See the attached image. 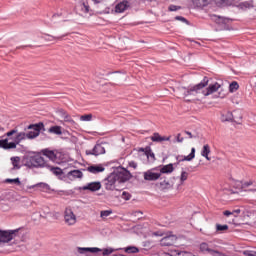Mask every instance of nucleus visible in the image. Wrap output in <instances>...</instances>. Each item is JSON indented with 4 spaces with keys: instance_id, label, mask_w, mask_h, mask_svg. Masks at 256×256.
I'll list each match as a JSON object with an SVG mask.
<instances>
[{
    "instance_id": "obj_1",
    "label": "nucleus",
    "mask_w": 256,
    "mask_h": 256,
    "mask_svg": "<svg viewBox=\"0 0 256 256\" xmlns=\"http://www.w3.org/2000/svg\"><path fill=\"white\" fill-rule=\"evenodd\" d=\"M41 127H43V123L39 124H31L28 126V129H31L30 132H19L17 129H12L7 132L5 135L6 139L0 140V148L1 149H17V146L21 141H25V139H35L39 137L41 133Z\"/></svg>"
},
{
    "instance_id": "obj_2",
    "label": "nucleus",
    "mask_w": 256,
    "mask_h": 256,
    "mask_svg": "<svg viewBox=\"0 0 256 256\" xmlns=\"http://www.w3.org/2000/svg\"><path fill=\"white\" fill-rule=\"evenodd\" d=\"M207 85H209V78L204 77L203 81H201L199 84L190 86L188 88L178 87V91L184 97H190L191 95L195 96V95H198V93H202L204 97H209V95H213V93H217V91H219V89L221 88V84L217 82L214 84H210L208 88H206Z\"/></svg>"
},
{
    "instance_id": "obj_3",
    "label": "nucleus",
    "mask_w": 256,
    "mask_h": 256,
    "mask_svg": "<svg viewBox=\"0 0 256 256\" xmlns=\"http://www.w3.org/2000/svg\"><path fill=\"white\" fill-rule=\"evenodd\" d=\"M199 249L201 253H204V255H219V250H217V246L212 244L211 242L201 243Z\"/></svg>"
},
{
    "instance_id": "obj_4",
    "label": "nucleus",
    "mask_w": 256,
    "mask_h": 256,
    "mask_svg": "<svg viewBox=\"0 0 256 256\" xmlns=\"http://www.w3.org/2000/svg\"><path fill=\"white\" fill-rule=\"evenodd\" d=\"M26 165L28 167H48L47 162H45V158L40 155L31 156Z\"/></svg>"
},
{
    "instance_id": "obj_5",
    "label": "nucleus",
    "mask_w": 256,
    "mask_h": 256,
    "mask_svg": "<svg viewBox=\"0 0 256 256\" xmlns=\"http://www.w3.org/2000/svg\"><path fill=\"white\" fill-rule=\"evenodd\" d=\"M105 149H107V143L96 144L93 149L86 150V155H94L95 157L105 155Z\"/></svg>"
},
{
    "instance_id": "obj_6",
    "label": "nucleus",
    "mask_w": 256,
    "mask_h": 256,
    "mask_svg": "<svg viewBox=\"0 0 256 256\" xmlns=\"http://www.w3.org/2000/svg\"><path fill=\"white\" fill-rule=\"evenodd\" d=\"M64 222L68 226H73L75 223H77V216L75 213H73V210L71 208H66L64 211Z\"/></svg>"
},
{
    "instance_id": "obj_7",
    "label": "nucleus",
    "mask_w": 256,
    "mask_h": 256,
    "mask_svg": "<svg viewBox=\"0 0 256 256\" xmlns=\"http://www.w3.org/2000/svg\"><path fill=\"white\" fill-rule=\"evenodd\" d=\"M80 251H88L89 253H99L102 252L103 256H109L111 253H115V249L109 247V248H104L100 249L97 247H92V248H80Z\"/></svg>"
},
{
    "instance_id": "obj_8",
    "label": "nucleus",
    "mask_w": 256,
    "mask_h": 256,
    "mask_svg": "<svg viewBox=\"0 0 256 256\" xmlns=\"http://www.w3.org/2000/svg\"><path fill=\"white\" fill-rule=\"evenodd\" d=\"M76 13L81 17H87L89 14V4L88 2H76Z\"/></svg>"
},
{
    "instance_id": "obj_9",
    "label": "nucleus",
    "mask_w": 256,
    "mask_h": 256,
    "mask_svg": "<svg viewBox=\"0 0 256 256\" xmlns=\"http://www.w3.org/2000/svg\"><path fill=\"white\" fill-rule=\"evenodd\" d=\"M113 174L118 183H125L126 181H129V179H131V172L127 170H121Z\"/></svg>"
},
{
    "instance_id": "obj_10",
    "label": "nucleus",
    "mask_w": 256,
    "mask_h": 256,
    "mask_svg": "<svg viewBox=\"0 0 256 256\" xmlns=\"http://www.w3.org/2000/svg\"><path fill=\"white\" fill-rule=\"evenodd\" d=\"M17 230L0 231V243H9L15 237Z\"/></svg>"
},
{
    "instance_id": "obj_11",
    "label": "nucleus",
    "mask_w": 256,
    "mask_h": 256,
    "mask_svg": "<svg viewBox=\"0 0 256 256\" xmlns=\"http://www.w3.org/2000/svg\"><path fill=\"white\" fill-rule=\"evenodd\" d=\"M116 183L117 178H115V174L112 173L104 180V187L107 191H114Z\"/></svg>"
},
{
    "instance_id": "obj_12",
    "label": "nucleus",
    "mask_w": 256,
    "mask_h": 256,
    "mask_svg": "<svg viewBox=\"0 0 256 256\" xmlns=\"http://www.w3.org/2000/svg\"><path fill=\"white\" fill-rule=\"evenodd\" d=\"M176 242H177V236L175 235L165 236L160 241L162 247H171V245H175Z\"/></svg>"
},
{
    "instance_id": "obj_13",
    "label": "nucleus",
    "mask_w": 256,
    "mask_h": 256,
    "mask_svg": "<svg viewBox=\"0 0 256 256\" xmlns=\"http://www.w3.org/2000/svg\"><path fill=\"white\" fill-rule=\"evenodd\" d=\"M131 7V3L127 0L120 1L115 6V12L116 13H125L127 9Z\"/></svg>"
},
{
    "instance_id": "obj_14",
    "label": "nucleus",
    "mask_w": 256,
    "mask_h": 256,
    "mask_svg": "<svg viewBox=\"0 0 256 256\" xmlns=\"http://www.w3.org/2000/svg\"><path fill=\"white\" fill-rule=\"evenodd\" d=\"M87 171L93 173V175H97L98 173H103V171H105V166H103V164H94L88 166Z\"/></svg>"
},
{
    "instance_id": "obj_15",
    "label": "nucleus",
    "mask_w": 256,
    "mask_h": 256,
    "mask_svg": "<svg viewBox=\"0 0 256 256\" xmlns=\"http://www.w3.org/2000/svg\"><path fill=\"white\" fill-rule=\"evenodd\" d=\"M153 143H163V141H171V136H161V134L155 132L151 137Z\"/></svg>"
},
{
    "instance_id": "obj_16",
    "label": "nucleus",
    "mask_w": 256,
    "mask_h": 256,
    "mask_svg": "<svg viewBox=\"0 0 256 256\" xmlns=\"http://www.w3.org/2000/svg\"><path fill=\"white\" fill-rule=\"evenodd\" d=\"M83 191H99L101 189V182H92L88 183L87 185L83 186Z\"/></svg>"
},
{
    "instance_id": "obj_17",
    "label": "nucleus",
    "mask_w": 256,
    "mask_h": 256,
    "mask_svg": "<svg viewBox=\"0 0 256 256\" xmlns=\"http://www.w3.org/2000/svg\"><path fill=\"white\" fill-rule=\"evenodd\" d=\"M211 1L212 0H192V5L194 9H203V7L210 5Z\"/></svg>"
},
{
    "instance_id": "obj_18",
    "label": "nucleus",
    "mask_w": 256,
    "mask_h": 256,
    "mask_svg": "<svg viewBox=\"0 0 256 256\" xmlns=\"http://www.w3.org/2000/svg\"><path fill=\"white\" fill-rule=\"evenodd\" d=\"M140 151L142 152L141 157H145L146 159H148V161H150V163H153V161H155V154L153 153V151H151V149H143L141 148Z\"/></svg>"
},
{
    "instance_id": "obj_19",
    "label": "nucleus",
    "mask_w": 256,
    "mask_h": 256,
    "mask_svg": "<svg viewBox=\"0 0 256 256\" xmlns=\"http://www.w3.org/2000/svg\"><path fill=\"white\" fill-rule=\"evenodd\" d=\"M161 177V173H155L152 171L144 172L145 181H157Z\"/></svg>"
},
{
    "instance_id": "obj_20",
    "label": "nucleus",
    "mask_w": 256,
    "mask_h": 256,
    "mask_svg": "<svg viewBox=\"0 0 256 256\" xmlns=\"http://www.w3.org/2000/svg\"><path fill=\"white\" fill-rule=\"evenodd\" d=\"M158 185H159V189H161V191H165L168 189H173L175 182H173V180H163Z\"/></svg>"
},
{
    "instance_id": "obj_21",
    "label": "nucleus",
    "mask_w": 256,
    "mask_h": 256,
    "mask_svg": "<svg viewBox=\"0 0 256 256\" xmlns=\"http://www.w3.org/2000/svg\"><path fill=\"white\" fill-rule=\"evenodd\" d=\"M42 154L50 159V161H57V154H55V151L53 150L44 149L42 150Z\"/></svg>"
},
{
    "instance_id": "obj_22",
    "label": "nucleus",
    "mask_w": 256,
    "mask_h": 256,
    "mask_svg": "<svg viewBox=\"0 0 256 256\" xmlns=\"http://www.w3.org/2000/svg\"><path fill=\"white\" fill-rule=\"evenodd\" d=\"M210 153H211V147H209V144L204 145L201 151L202 157H205L207 161H211V157H209Z\"/></svg>"
},
{
    "instance_id": "obj_23",
    "label": "nucleus",
    "mask_w": 256,
    "mask_h": 256,
    "mask_svg": "<svg viewBox=\"0 0 256 256\" xmlns=\"http://www.w3.org/2000/svg\"><path fill=\"white\" fill-rule=\"evenodd\" d=\"M221 121H223V122L236 121L237 122V118L233 115L232 112H226V113L222 114Z\"/></svg>"
},
{
    "instance_id": "obj_24",
    "label": "nucleus",
    "mask_w": 256,
    "mask_h": 256,
    "mask_svg": "<svg viewBox=\"0 0 256 256\" xmlns=\"http://www.w3.org/2000/svg\"><path fill=\"white\" fill-rule=\"evenodd\" d=\"M68 177H71V179H83V172L80 170H72L68 172Z\"/></svg>"
},
{
    "instance_id": "obj_25",
    "label": "nucleus",
    "mask_w": 256,
    "mask_h": 256,
    "mask_svg": "<svg viewBox=\"0 0 256 256\" xmlns=\"http://www.w3.org/2000/svg\"><path fill=\"white\" fill-rule=\"evenodd\" d=\"M173 171H175V168L173 167V164H167L164 165L160 168V174H169V173H173Z\"/></svg>"
},
{
    "instance_id": "obj_26",
    "label": "nucleus",
    "mask_w": 256,
    "mask_h": 256,
    "mask_svg": "<svg viewBox=\"0 0 256 256\" xmlns=\"http://www.w3.org/2000/svg\"><path fill=\"white\" fill-rule=\"evenodd\" d=\"M181 156L176 157L177 161H191L195 157V148L191 149V152L188 156H182V159H179Z\"/></svg>"
},
{
    "instance_id": "obj_27",
    "label": "nucleus",
    "mask_w": 256,
    "mask_h": 256,
    "mask_svg": "<svg viewBox=\"0 0 256 256\" xmlns=\"http://www.w3.org/2000/svg\"><path fill=\"white\" fill-rule=\"evenodd\" d=\"M51 173H53V175H55L56 177H58V179H61V177H63V170L59 167H49Z\"/></svg>"
},
{
    "instance_id": "obj_28",
    "label": "nucleus",
    "mask_w": 256,
    "mask_h": 256,
    "mask_svg": "<svg viewBox=\"0 0 256 256\" xmlns=\"http://www.w3.org/2000/svg\"><path fill=\"white\" fill-rule=\"evenodd\" d=\"M49 133H54V135H63V131L61 130V126H52L49 128Z\"/></svg>"
},
{
    "instance_id": "obj_29",
    "label": "nucleus",
    "mask_w": 256,
    "mask_h": 256,
    "mask_svg": "<svg viewBox=\"0 0 256 256\" xmlns=\"http://www.w3.org/2000/svg\"><path fill=\"white\" fill-rule=\"evenodd\" d=\"M12 165L14 169H21L19 163H21V158L19 156H15L11 158Z\"/></svg>"
},
{
    "instance_id": "obj_30",
    "label": "nucleus",
    "mask_w": 256,
    "mask_h": 256,
    "mask_svg": "<svg viewBox=\"0 0 256 256\" xmlns=\"http://www.w3.org/2000/svg\"><path fill=\"white\" fill-rule=\"evenodd\" d=\"M210 19L212 21H215V23L221 24V23H225V18L221 17V16H217L215 14H210Z\"/></svg>"
},
{
    "instance_id": "obj_31",
    "label": "nucleus",
    "mask_w": 256,
    "mask_h": 256,
    "mask_svg": "<svg viewBox=\"0 0 256 256\" xmlns=\"http://www.w3.org/2000/svg\"><path fill=\"white\" fill-rule=\"evenodd\" d=\"M122 250L125 251L128 254L139 253V248H137L135 246H128V247L122 248Z\"/></svg>"
},
{
    "instance_id": "obj_32",
    "label": "nucleus",
    "mask_w": 256,
    "mask_h": 256,
    "mask_svg": "<svg viewBox=\"0 0 256 256\" xmlns=\"http://www.w3.org/2000/svg\"><path fill=\"white\" fill-rule=\"evenodd\" d=\"M45 37H50V38H45L43 37V39H45V41H53V39H56L58 41H61V39H63V37H66L67 35H63V36H58V37H55V36H51L49 34H44Z\"/></svg>"
},
{
    "instance_id": "obj_33",
    "label": "nucleus",
    "mask_w": 256,
    "mask_h": 256,
    "mask_svg": "<svg viewBox=\"0 0 256 256\" xmlns=\"http://www.w3.org/2000/svg\"><path fill=\"white\" fill-rule=\"evenodd\" d=\"M113 214V210H102L100 212V217L101 219L105 220L107 219V217H109V215H112Z\"/></svg>"
},
{
    "instance_id": "obj_34",
    "label": "nucleus",
    "mask_w": 256,
    "mask_h": 256,
    "mask_svg": "<svg viewBox=\"0 0 256 256\" xmlns=\"http://www.w3.org/2000/svg\"><path fill=\"white\" fill-rule=\"evenodd\" d=\"M237 89H239V84L234 81L229 85V91L230 93H235V91H237Z\"/></svg>"
},
{
    "instance_id": "obj_35",
    "label": "nucleus",
    "mask_w": 256,
    "mask_h": 256,
    "mask_svg": "<svg viewBox=\"0 0 256 256\" xmlns=\"http://www.w3.org/2000/svg\"><path fill=\"white\" fill-rule=\"evenodd\" d=\"M63 121H65L66 123H71V125H75V120L71 118V115H69L68 113L64 116Z\"/></svg>"
},
{
    "instance_id": "obj_36",
    "label": "nucleus",
    "mask_w": 256,
    "mask_h": 256,
    "mask_svg": "<svg viewBox=\"0 0 256 256\" xmlns=\"http://www.w3.org/2000/svg\"><path fill=\"white\" fill-rule=\"evenodd\" d=\"M93 120V114H85L80 116V121H92Z\"/></svg>"
},
{
    "instance_id": "obj_37",
    "label": "nucleus",
    "mask_w": 256,
    "mask_h": 256,
    "mask_svg": "<svg viewBox=\"0 0 256 256\" xmlns=\"http://www.w3.org/2000/svg\"><path fill=\"white\" fill-rule=\"evenodd\" d=\"M188 177H189V173H187L186 171H182L180 175L181 183H183L184 181H187Z\"/></svg>"
},
{
    "instance_id": "obj_38",
    "label": "nucleus",
    "mask_w": 256,
    "mask_h": 256,
    "mask_svg": "<svg viewBox=\"0 0 256 256\" xmlns=\"http://www.w3.org/2000/svg\"><path fill=\"white\" fill-rule=\"evenodd\" d=\"M227 229H229V226L227 224H225V225L217 224L216 225L217 231H227Z\"/></svg>"
},
{
    "instance_id": "obj_39",
    "label": "nucleus",
    "mask_w": 256,
    "mask_h": 256,
    "mask_svg": "<svg viewBox=\"0 0 256 256\" xmlns=\"http://www.w3.org/2000/svg\"><path fill=\"white\" fill-rule=\"evenodd\" d=\"M6 183H15V185H21V180H19V178H16V179H6Z\"/></svg>"
},
{
    "instance_id": "obj_40",
    "label": "nucleus",
    "mask_w": 256,
    "mask_h": 256,
    "mask_svg": "<svg viewBox=\"0 0 256 256\" xmlns=\"http://www.w3.org/2000/svg\"><path fill=\"white\" fill-rule=\"evenodd\" d=\"M243 255H245V256H256V251L255 250H245V251H243Z\"/></svg>"
},
{
    "instance_id": "obj_41",
    "label": "nucleus",
    "mask_w": 256,
    "mask_h": 256,
    "mask_svg": "<svg viewBox=\"0 0 256 256\" xmlns=\"http://www.w3.org/2000/svg\"><path fill=\"white\" fill-rule=\"evenodd\" d=\"M59 117H61V119H64V117L67 115V111L60 109L57 111Z\"/></svg>"
},
{
    "instance_id": "obj_42",
    "label": "nucleus",
    "mask_w": 256,
    "mask_h": 256,
    "mask_svg": "<svg viewBox=\"0 0 256 256\" xmlns=\"http://www.w3.org/2000/svg\"><path fill=\"white\" fill-rule=\"evenodd\" d=\"M122 199H125V201H129V199H131V194H129V192H123Z\"/></svg>"
},
{
    "instance_id": "obj_43",
    "label": "nucleus",
    "mask_w": 256,
    "mask_h": 256,
    "mask_svg": "<svg viewBox=\"0 0 256 256\" xmlns=\"http://www.w3.org/2000/svg\"><path fill=\"white\" fill-rule=\"evenodd\" d=\"M179 9H181V6L170 5L168 7V11H179Z\"/></svg>"
},
{
    "instance_id": "obj_44",
    "label": "nucleus",
    "mask_w": 256,
    "mask_h": 256,
    "mask_svg": "<svg viewBox=\"0 0 256 256\" xmlns=\"http://www.w3.org/2000/svg\"><path fill=\"white\" fill-rule=\"evenodd\" d=\"M176 141H177V143H183V141H185V138H183V137L181 136V133H178V134L176 135Z\"/></svg>"
},
{
    "instance_id": "obj_45",
    "label": "nucleus",
    "mask_w": 256,
    "mask_h": 256,
    "mask_svg": "<svg viewBox=\"0 0 256 256\" xmlns=\"http://www.w3.org/2000/svg\"><path fill=\"white\" fill-rule=\"evenodd\" d=\"M184 133L185 135H188V139H195V135H193V133L190 131L185 130Z\"/></svg>"
},
{
    "instance_id": "obj_46",
    "label": "nucleus",
    "mask_w": 256,
    "mask_h": 256,
    "mask_svg": "<svg viewBox=\"0 0 256 256\" xmlns=\"http://www.w3.org/2000/svg\"><path fill=\"white\" fill-rule=\"evenodd\" d=\"M193 254L188 253V252H178L175 254V256H191Z\"/></svg>"
},
{
    "instance_id": "obj_47",
    "label": "nucleus",
    "mask_w": 256,
    "mask_h": 256,
    "mask_svg": "<svg viewBox=\"0 0 256 256\" xmlns=\"http://www.w3.org/2000/svg\"><path fill=\"white\" fill-rule=\"evenodd\" d=\"M134 217H138V219H141V216L143 215V212L141 211H135L133 212Z\"/></svg>"
},
{
    "instance_id": "obj_48",
    "label": "nucleus",
    "mask_w": 256,
    "mask_h": 256,
    "mask_svg": "<svg viewBox=\"0 0 256 256\" xmlns=\"http://www.w3.org/2000/svg\"><path fill=\"white\" fill-rule=\"evenodd\" d=\"M129 167H132V169H137V162H135V161H130V162H129Z\"/></svg>"
},
{
    "instance_id": "obj_49",
    "label": "nucleus",
    "mask_w": 256,
    "mask_h": 256,
    "mask_svg": "<svg viewBox=\"0 0 256 256\" xmlns=\"http://www.w3.org/2000/svg\"><path fill=\"white\" fill-rule=\"evenodd\" d=\"M177 21H182L183 23H187V19H185L183 16H176Z\"/></svg>"
},
{
    "instance_id": "obj_50",
    "label": "nucleus",
    "mask_w": 256,
    "mask_h": 256,
    "mask_svg": "<svg viewBox=\"0 0 256 256\" xmlns=\"http://www.w3.org/2000/svg\"><path fill=\"white\" fill-rule=\"evenodd\" d=\"M239 213H241V209H236L232 211V215H234V217H237Z\"/></svg>"
},
{
    "instance_id": "obj_51",
    "label": "nucleus",
    "mask_w": 256,
    "mask_h": 256,
    "mask_svg": "<svg viewBox=\"0 0 256 256\" xmlns=\"http://www.w3.org/2000/svg\"><path fill=\"white\" fill-rule=\"evenodd\" d=\"M223 215H225V217H229V215H233V212L226 210L223 212Z\"/></svg>"
},
{
    "instance_id": "obj_52",
    "label": "nucleus",
    "mask_w": 256,
    "mask_h": 256,
    "mask_svg": "<svg viewBox=\"0 0 256 256\" xmlns=\"http://www.w3.org/2000/svg\"><path fill=\"white\" fill-rule=\"evenodd\" d=\"M76 3H88V0H76Z\"/></svg>"
},
{
    "instance_id": "obj_53",
    "label": "nucleus",
    "mask_w": 256,
    "mask_h": 256,
    "mask_svg": "<svg viewBox=\"0 0 256 256\" xmlns=\"http://www.w3.org/2000/svg\"><path fill=\"white\" fill-rule=\"evenodd\" d=\"M93 3H95L96 5L99 4V3H103V0H92Z\"/></svg>"
},
{
    "instance_id": "obj_54",
    "label": "nucleus",
    "mask_w": 256,
    "mask_h": 256,
    "mask_svg": "<svg viewBox=\"0 0 256 256\" xmlns=\"http://www.w3.org/2000/svg\"><path fill=\"white\" fill-rule=\"evenodd\" d=\"M172 181H175V177L172 178Z\"/></svg>"
}]
</instances>
